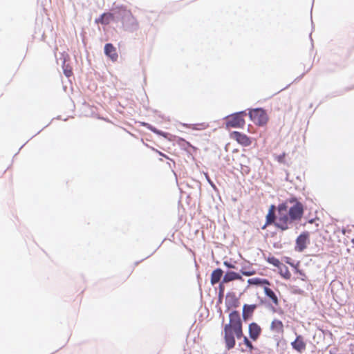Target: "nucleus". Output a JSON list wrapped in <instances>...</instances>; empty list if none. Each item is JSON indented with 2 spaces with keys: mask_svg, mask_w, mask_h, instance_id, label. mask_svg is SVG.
Listing matches in <instances>:
<instances>
[{
  "mask_svg": "<svg viewBox=\"0 0 354 354\" xmlns=\"http://www.w3.org/2000/svg\"><path fill=\"white\" fill-rule=\"evenodd\" d=\"M104 53L109 57L113 62H115L118 59V55L115 47L112 44H106L104 46Z\"/></svg>",
  "mask_w": 354,
  "mask_h": 354,
  "instance_id": "obj_10",
  "label": "nucleus"
},
{
  "mask_svg": "<svg viewBox=\"0 0 354 354\" xmlns=\"http://www.w3.org/2000/svg\"><path fill=\"white\" fill-rule=\"evenodd\" d=\"M231 138L235 140L239 144L248 147L252 144V140L247 135L239 131H233L230 134Z\"/></svg>",
  "mask_w": 354,
  "mask_h": 354,
  "instance_id": "obj_6",
  "label": "nucleus"
},
{
  "mask_svg": "<svg viewBox=\"0 0 354 354\" xmlns=\"http://www.w3.org/2000/svg\"><path fill=\"white\" fill-rule=\"evenodd\" d=\"M243 336V325L240 314L233 310L229 315V323L224 326V341L227 350L232 349L236 344L235 338Z\"/></svg>",
  "mask_w": 354,
  "mask_h": 354,
  "instance_id": "obj_2",
  "label": "nucleus"
},
{
  "mask_svg": "<svg viewBox=\"0 0 354 354\" xmlns=\"http://www.w3.org/2000/svg\"><path fill=\"white\" fill-rule=\"evenodd\" d=\"M249 115L253 122L258 126H264L268 121L266 112L262 109H254L250 111Z\"/></svg>",
  "mask_w": 354,
  "mask_h": 354,
  "instance_id": "obj_3",
  "label": "nucleus"
},
{
  "mask_svg": "<svg viewBox=\"0 0 354 354\" xmlns=\"http://www.w3.org/2000/svg\"><path fill=\"white\" fill-rule=\"evenodd\" d=\"M309 243V233L308 232H304L299 235L296 239L295 249L297 252H303L306 248Z\"/></svg>",
  "mask_w": 354,
  "mask_h": 354,
  "instance_id": "obj_5",
  "label": "nucleus"
},
{
  "mask_svg": "<svg viewBox=\"0 0 354 354\" xmlns=\"http://www.w3.org/2000/svg\"><path fill=\"white\" fill-rule=\"evenodd\" d=\"M285 157H286V153H283L281 155H279L276 157V160L279 162H284V159H285Z\"/></svg>",
  "mask_w": 354,
  "mask_h": 354,
  "instance_id": "obj_25",
  "label": "nucleus"
},
{
  "mask_svg": "<svg viewBox=\"0 0 354 354\" xmlns=\"http://www.w3.org/2000/svg\"><path fill=\"white\" fill-rule=\"evenodd\" d=\"M224 265H225V266H227V268H234V266H233V265H232L231 263H227V262H226V261H225V262H224Z\"/></svg>",
  "mask_w": 354,
  "mask_h": 354,
  "instance_id": "obj_27",
  "label": "nucleus"
},
{
  "mask_svg": "<svg viewBox=\"0 0 354 354\" xmlns=\"http://www.w3.org/2000/svg\"><path fill=\"white\" fill-rule=\"evenodd\" d=\"M275 207L274 205H271L269 208L268 214L266 215V221L265 225L262 227V229H266V227L269 225L274 224L277 221V216L274 214Z\"/></svg>",
  "mask_w": 354,
  "mask_h": 354,
  "instance_id": "obj_11",
  "label": "nucleus"
},
{
  "mask_svg": "<svg viewBox=\"0 0 354 354\" xmlns=\"http://www.w3.org/2000/svg\"><path fill=\"white\" fill-rule=\"evenodd\" d=\"M268 286H269L263 287L264 293L275 306H278L279 305V300L278 299V297L274 293V292Z\"/></svg>",
  "mask_w": 354,
  "mask_h": 354,
  "instance_id": "obj_12",
  "label": "nucleus"
},
{
  "mask_svg": "<svg viewBox=\"0 0 354 354\" xmlns=\"http://www.w3.org/2000/svg\"><path fill=\"white\" fill-rule=\"evenodd\" d=\"M261 326L255 322L250 323L248 326L250 338L253 341L258 339L261 334Z\"/></svg>",
  "mask_w": 354,
  "mask_h": 354,
  "instance_id": "obj_8",
  "label": "nucleus"
},
{
  "mask_svg": "<svg viewBox=\"0 0 354 354\" xmlns=\"http://www.w3.org/2000/svg\"><path fill=\"white\" fill-rule=\"evenodd\" d=\"M223 272L221 268L214 270L211 274V283L214 285L218 283L223 276Z\"/></svg>",
  "mask_w": 354,
  "mask_h": 354,
  "instance_id": "obj_17",
  "label": "nucleus"
},
{
  "mask_svg": "<svg viewBox=\"0 0 354 354\" xmlns=\"http://www.w3.org/2000/svg\"><path fill=\"white\" fill-rule=\"evenodd\" d=\"M256 308H257L256 304H251V305L245 304L243 306V313H242L243 319L247 320L248 318H250L252 315V314Z\"/></svg>",
  "mask_w": 354,
  "mask_h": 354,
  "instance_id": "obj_14",
  "label": "nucleus"
},
{
  "mask_svg": "<svg viewBox=\"0 0 354 354\" xmlns=\"http://www.w3.org/2000/svg\"><path fill=\"white\" fill-rule=\"evenodd\" d=\"M183 126L192 130L201 131L206 129L209 125L206 122L197 123V124H183Z\"/></svg>",
  "mask_w": 354,
  "mask_h": 354,
  "instance_id": "obj_18",
  "label": "nucleus"
},
{
  "mask_svg": "<svg viewBox=\"0 0 354 354\" xmlns=\"http://www.w3.org/2000/svg\"><path fill=\"white\" fill-rule=\"evenodd\" d=\"M241 169L245 172H248L249 171V168L248 167H245V168L243 167H241Z\"/></svg>",
  "mask_w": 354,
  "mask_h": 354,
  "instance_id": "obj_28",
  "label": "nucleus"
},
{
  "mask_svg": "<svg viewBox=\"0 0 354 354\" xmlns=\"http://www.w3.org/2000/svg\"><path fill=\"white\" fill-rule=\"evenodd\" d=\"M245 115V112L241 111L228 116L227 118L226 127L232 128H243L245 123L244 120V116Z\"/></svg>",
  "mask_w": 354,
  "mask_h": 354,
  "instance_id": "obj_4",
  "label": "nucleus"
},
{
  "mask_svg": "<svg viewBox=\"0 0 354 354\" xmlns=\"http://www.w3.org/2000/svg\"><path fill=\"white\" fill-rule=\"evenodd\" d=\"M241 272L244 276L250 277L255 274L256 270L253 268L246 269L245 268H242L241 270Z\"/></svg>",
  "mask_w": 354,
  "mask_h": 354,
  "instance_id": "obj_21",
  "label": "nucleus"
},
{
  "mask_svg": "<svg viewBox=\"0 0 354 354\" xmlns=\"http://www.w3.org/2000/svg\"><path fill=\"white\" fill-rule=\"evenodd\" d=\"M120 12H121L120 15H122L123 16H125V17H131V12L126 10H120Z\"/></svg>",
  "mask_w": 354,
  "mask_h": 354,
  "instance_id": "obj_26",
  "label": "nucleus"
},
{
  "mask_svg": "<svg viewBox=\"0 0 354 354\" xmlns=\"http://www.w3.org/2000/svg\"><path fill=\"white\" fill-rule=\"evenodd\" d=\"M295 272L299 274L301 276V280L304 281L306 279V274L304 273V272L301 270H299L297 267H295Z\"/></svg>",
  "mask_w": 354,
  "mask_h": 354,
  "instance_id": "obj_24",
  "label": "nucleus"
},
{
  "mask_svg": "<svg viewBox=\"0 0 354 354\" xmlns=\"http://www.w3.org/2000/svg\"><path fill=\"white\" fill-rule=\"evenodd\" d=\"M266 261L269 263L277 268H279L281 266V263L280 262V261L278 259L275 258L274 257H268Z\"/></svg>",
  "mask_w": 354,
  "mask_h": 354,
  "instance_id": "obj_20",
  "label": "nucleus"
},
{
  "mask_svg": "<svg viewBox=\"0 0 354 354\" xmlns=\"http://www.w3.org/2000/svg\"><path fill=\"white\" fill-rule=\"evenodd\" d=\"M304 214V205L296 198H289L286 203L279 204L277 207V221L274 226L286 231L296 221H300Z\"/></svg>",
  "mask_w": 354,
  "mask_h": 354,
  "instance_id": "obj_1",
  "label": "nucleus"
},
{
  "mask_svg": "<svg viewBox=\"0 0 354 354\" xmlns=\"http://www.w3.org/2000/svg\"><path fill=\"white\" fill-rule=\"evenodd\" d=\"M243 337V343L245 345L246 348L251 351L253 349V345L252 342L248 339V338L245 336Z\"/></svg>",
  "mask_w": 354,
  "mask_h": 354,
  "instance_id": "obj_22",
  "label": "nucleus"
},
{
  "mask_svg": "<svg viewBox=\"0 0 354 354\" xmlns=\"http://www.w3.org/2000/svg\"><path fill=\"white\" fill-rule=\"evenodd\" d=\"M270 330L275 334L283 335L284 333V325L281 320L274 319L270 324Z\"/></svg>",
  "mask_w": 354,
  "mask_h": 354,
  "instance_id": "obj_9",
  "label": "nucleus"
},
{
  "mask_svg": "<svg viewBox=\"0 0 354 354\" xmlns=\"http://www.w3.org/2000/svg\"><path fill=\"white\" fill-rule=\"evenodd\" d=\"M290 344L292 348L298 353H303L306 348V342L301 335H297L295 339Z\"/></svg>",
  "mask_w": 354,
  "mask_h": 354,
  "instance_id": "obj_7",
  "label": "nucleus"
},
{
  "mask_svg": "<svg viewBox=\"0 0 354 354\" xmlns=\"http://www.w3.org/2000/svg\"><path fill=\"white\" fill-rule=\"evenodd\" d=\"M248 283L250 286H259L263 287L266 286H270L271 284L268 279L259 277L249 279L248 280Z\"/></svg>",
  "mask_w": 354,
  "mask_h": 354,
  "instance_id": "obj_13",
  "label": "nucleus"
},
{
  "mask_svg": "<svg viewBox=\"0 0 354 354\" xmlns=\"http://www.w3.org/2000/svg\"><path fill=\"white\" fill-rule=\"evenodd\" d=\"M234 280H242V277L235 272H227L223 277V282L228 283Z\"/></svg>",
  "mask_w": 354,
  "mask_h": 354,
  "instance_id": "obj_15",
  "label": "nucleus"
},
{
  "mask_svg": "<svg viewBox=\"0 0 354 354\" xmlns=\"http://www.w3.org/2000/svg\"><path fill=\"white\" fill-rule=\"evenodd\" d=\"M113 14L107 12L102 14L100 17L96 19V23H100L104 25H108L113 20Z\"/></svg>",
  "mask_w": 354,
  "mask_h": 354,
  "instance_id": "obj_16",
  "label": "nucleus"
},
{
  "mask_svg": "<svg viewBox=\"0 0 354 354\" xmlns=\"http://www.w3.org/2000/svg\"><path fill=\"white\" fill-rule=\"evenodd\" d=\"M64 73L67 77H71L73 75L72 68L68 65L64 66Z\"/></svg>",
  "mask_w": 354,
  "mask_h": 354,
  "instance_id": "obj_23",
  "label": "nucleus"
},
{
  "mask_svg": "<svg viewBox=\"0 0 354 354\" xmlns=\"http://www.w3.org/2000/svg\"><path fill=\"white\" fill-rule=\"evenodd\" d=\"M279 268V274L280 275L285 279H290L291 277V273L288 270V268L282 265Z\"/></svg>",
  "mask_w": 354,
  "mask_h": 354,
  "instance_id": "obj_19",
  "label": "nucleus"
}]
</instances>
